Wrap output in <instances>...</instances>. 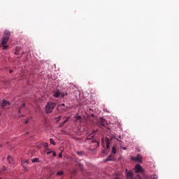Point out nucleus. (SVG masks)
I'll return each instance as SVG.
<instances>
[{
    "label": "nucleus",
    "instance_id": "nucleus-1",
    "mask_svg": "<svg viewBox=\"0 0 179 179\" xmlns=\"http://www.w3.org/2000/svg\"><path fill=\"white\" fill-rule=\"evenodd\" d=\"M9 37H10V32L8 30H6L4 31V36L1 41V45L3 50H6V48H8V45H6V43L9 41Z\"/></svg>",
    "mask_w": 179,
    "mask_h": 179
},
{
    "label": "nucleus",
    "instance_id": "nucleus-2",
    "mask_svg": "<svg viewBox=\"0 0 179 179\" xmlns=\"http://www.w3.org/2000/svg\"><path fill=\"white\" fill-rule=\"evenodd\" d=\"M57 107V103L52 102H48L45 106L46 114H50L52 111H54V108Z\"/></svg>",
    "mask_w": 179,
    "mask_h": 179
},
{
    "label": "nucleus",
    "instance_id": "nucleus-3",
    "mask_svg": "<svg viewBox=\"0 0 179 179\" xmlns=\"http://www.w3.org/2000/svg\"><path fill=\"white\" fill-rule=\"evenodd\" d=\"M115 136L113 135H107L106 137V148L110 149V144L113 141H115Z\"/></svg>",
    "mask_w": 179,
    "mask_h": 179
},
{
    "label": "nucleus",
    "instance_id": "nucleus-4",
    "mask_svg": "<svg viewBox=\"0 0 179 179\" xmlns=\"http://www.w3.org/2000/svg\"><path fill=\"white\" fill-rule=\"evenodd\" d=\"M126 177L125 179H138L139 176H136V178L134 176V173L131 171H128V169H126Z\"/></svg>",
    "mask_w": 179,
    "mask_h": 179
},
{
    "label": "nucleus",
    "instance_id": "nucleus-5",
    "mask_svg": "<svg viewBox=\"0 0 179 179\" xmlns=\"http://www.w3.org/2000/svg\"><path fill=\"white\" fill-rule=\"evenodd\" d=\"M0 106L1 108H9V106H10V102L6 100H3L1 103H0Z\"/></svg>",
    "mask_w": 179,
    "mask_h": 179
},
{
    "label": "nucleus",
    "instance_id": "nucleus-6",
    "mask_svg": "<svg viewBox=\"0 0 179 179\" xmlns=\"http://www.w3.org/2000/svg\"><path fill=\"white\" fill-rule=\"evenodd\" d=\"M131 160H133L134 162H137L138 163H142V156L138 154L136 157H131Z\"/></svg>",
    "mask_w": 179,
    "mask_h": 179
},
{
    "label": "nucleus",
    "instance_id": "nucleus-7",
    "mask_svg": "<svg viewBox=\"0 0 179 179\" xmlns=\"http://www.w3.org/2000/svg\"><path fill=\"white\" fill-rule=\"evenodd\" d=\"M135 170L136 173H143L145 171L143 168L138 164H136Z\"/></svg>",
    "mask_w": 179,
    "mask_h": 179
},
{
    "label": "nucleus",
    "instance_id": "nucleus-8",
    "mask_svg": "<svg viewBox=\"0 0 179 179\" xmlns=\"http://www.w3.org/2000/svg\"><path fill=\"white\" fill-rule=\"evenodd\" d=\"M113 160H114V155H110L108 156V158H106V159H105V162H111V161H113Z\"/></svg>",
    "mask_w": 179,
    "mask_h": 179
},
{
    "label": "nucleus",
    "instance_id": "nucleus-9",
    "mask_svg": "<svg viewBox=\"0 0 179 179\" xmlns=\"http://www.w3.org/2000/svg\"><path fill=\"white\" fill-rule=\"evenodd\" d=\"M25 107H26V104L25 103H22V105L18 109V113L20 114V113H22V111H23L24 110Z\"/></svg>",
    "mask_w": 179,
    "mask_h": 179
},
{
    "label": "nucleus",
    "instance_id": "nucleus-10",
    "mask_svg": "<svg viewBox=\"0 0 179 179\" xmlns=\"http://www.w3.org/2000/svg\"><path fill=\"white\" fill-rule=\"evenodd\" d=\"M92 143H94V146L95 147V149H96L97 148H99V142H97V141H96V140H92Z\"/></svg>",
    "mask_w": 179,
    "mask_h": 179
},
{
    "label": "nucleus",
    "instance_id": "nucleus-11",
    "mask_svg": "<svg viewBox=\"0 0 179 179\" xmlns=\"http://www.w3.org/2000/svg\"><path fill=\"white\" fill-rule=\"evenodd\" d=\"M93 138H94V134L92 133L86 137V139L87 141H90V139H93Z\"/></svg>",
    "mask_w": 179,
    "mask_h": 179
},
{
    "label": "nucleus",
    "instance_id": "nucleus-12",
    "mask_svg": "<svg viewBox=\"0 0 179 179\" xmlns=\"http://www.w3.org/2000/svg\"><path fill=\"white\" fill-rule=\"evenodd\" d=\"M7 160L8 162V163H10V164H13L14 161H13V158L10 156H8L7 158Z\"/></svg>",
    "mask_w": 179,
    "mask_h": 179
},
{
    "label": "nucleus",
    "instance_id": "nucleus-13",
    "mask_svg": "<svg viewBox=\"0 0 179 179\" xmlns=\"http://www.w3.org/2000/svg\"><path fill=\"white\" fill-rule=\"evenodd\" d=\"M106 120L103 119V117L101 118V124L102 127H106Z\"/></svg>",
    "mask_w": 179,
    "mask_h": 179
},
{
    "label": "nucleus",
    "instance_id": "nucleus-14",
    "mask_svg": "<svg viewBox=\"0 0 179 179\" xmlns=\"http://www.w3.org/2000/svg\"><path fill=\"white\" fill-rule=\"evenodd\" d=\"M54 97L58 98L59 96H61V92L59 91H57L53 94Z\"/></svg>",
    "mask_w": 179,
    "mask_h": 179
},
{
    "label": "nucleus",
    "instance_id": "nucleus-15",
    "mask_svg": "<svg viewBox=\"0 0 179 179\" xmlns=\"http://www.w3.org/2000/svg\"><path fill=\"white\" fill-rule=\"evenodd\" d=\"M64 174H65V173H64V171H60L57 173L56 176H59V177H61L64 176Z\"/></svg>",
    "mask_w": 179,
    "mask_h": 179
},
{
    "label": "nucleus",
    "instance_id": "nucleus-16",
    "mask_svg": "<svg viewBox=\"0 0 179 179\" xmlns=\"http://www.w3.org/2000/svg\"><path fill=\"white\" fill-rule=\"evenodd\" d=\"M76 173H78V169H73L71 171V173L72 174V176H75V174H76Z\"/></svg>",
    "mask_w": 179,
    "mask_h": 179
},
{
    "label": "nucleus",
    "instance_id": "nucleus-17",
    "mask_svg": "<svg viewBox=\"0 0 179 179\" xmlns=\"http://www.w3.org/2000/svg\"><path fill=\"white\" fill-rule=\"evenodd\" d=\"M112 153H113V155H115V153H117V148H115V146L113 147Z\"/></svg>",
    "mask_w": 179,
    "mask_h": 179
},
{
    "label": "nucleus",
    "instance_id": "nucleus-18",
    "mask_svg": "<svg viewBox=\"0 0 179 179\" xmlns=\"http://www.w3.org/2000/svg\"><path fill=\"white\" fill-rule=\"evenodd\" d=\"M26 164H29V160L22 161V165L26 166Z\"/></svg>",
    "mask_w": 179,
    "mask_h": 179
},
{
    "label": "nucleus",
    "instance_id": "nucleus-19",
    "mask_svg": "<svg viewBox=\"0 0 179 179\" xmlns=\"http://www.w3.org/2000/svg\"><path fill=\"white\" fill-rule=\"evenodd\" d=\"M32 163H37L38 162V158H34L31 159Z\"/></svg>",
    "mask_w": 179,
    "mask_h": 179
},
{
    "label": "nucleus",
    "instance_id": "nucleus-20",
    "mask_svg": "<svg viewBox=\"0 0 179 179\" xmlns=\"http://www.w3.org/2000/svg\"><path fill=\"white\" fill-rule=\"evenodd\" d=\"M50 143L51 145H55V141H54V139H52V138H50Z\"/></svg>",
    "mask_w": 179,
    "mask_h": 179
},
{
    "label": "nucleus",
    "instance_id": "nucleus-21",
    "mask_svg": "<svg viewBox=\"0 0 179 179\" xmlns=\"http://www.w3.org/2000/svg\"><path fill=\"white\" fill-rule=\"evenodd\" d=\"M77 165H78L79 168L80 169V170L83 169V164H82L81 163L78 162L77 164Z\"/></svg>",
    "mask_w": 179,
    "mask_h": 179
},
{
    "label": "nucleus",
    "instance_id": "nucleus-22",
    "mask_svg": "<svg viewBox=\"0 0 179 179\" xmlns=\"http://www.w3.org/2000/svg\"><path fill=\"white\" fill-rule=\"evenodd\" d=\"M43 146H44L45 148H47L46 150H48V143H43Z\"/></svg>",
    "mask_w": 179,
    "mask_h": 179
},
{
    "label": "nucleus",
    "instance_id": "nucleus-23",
    "mask_svg": "<svg viewBox=\"0 0 179 179\" xmlns=\"http://www.w3.org/2000/svg\"><path fill=\"white\" fill-rule=\"evenodd\" d=\"M77 155H78V156H82V155H83V151H78Z\"/></svg>",
    "mask_w": 179,
    "mask_h": 179
},
{
    "label": "nucleus",
    "instance_id": "nucleus-24",
    "mask_svg": "<svg viewBox=\"0 0 179 179\" xmlns=\"http://www.w3.org/2000/svg\"><path fill=\"white\" fill-rule=\"evenodd\" d=\"M19 50H20V48H16V52H15V55H17V54H19Z\"/></svg>",
    "mask_w": 179,
    "mask_h": 179
},
{
    "label": "nucleus",
    "instance_id": "nucleus-25",
    "mask_svg": "<svg viewBox=\"0 0 179 179\" xmlns=\"http://www.w3.org/2000/svg\"><path fill=\"white\" fill-rule=\"evenodd\" d=\"M152 179H157V175H152L151 176Z\"/></svg>",
    "mask_w": 179,
    "mask_h": 179
},
{
    "label": "nucleus",
    "instance_id": "nucleus-26",
    "mask_svg": "<svg viewBox=\"0 0 179 179\" xmlns=\"http://www.w3.org/2000/svg\"><path fill=\"white\" fill-rule=\"evenodd\" d=\"M76 118L78 121H80V120H82V117H80V116H77V117H76Z\"/></svg>",
    "mask_w": 179,
    "mask_h": 179
},
{
    "label": "nucleus",
    "instance_id": "nucleus-27",
    "mask_svg": "<svg viewBox=\"0 0 179 179\" xmlns=\"http://www.w3.org/2000/svg\"><path fill=\"white\" fill-rule=\"evenodd\" d=\"M61 106H62V107H65V103H62V105H58L57 109L59 108V107H61Z\"/></svg>",
    "mask_w": 179,
    "mask_h": 179
},
{
    "label": "nucleus",
    "instance_id": "nucleus-28",
    "mask_svg": "<svg viewBox=\"0 0 179 179\" xmlns=\"http://www.w3.org/2000/svg\"><path fill=\"white\" fill-rule=\"evenodd\" d=\"M69 121V117H66V120H64V122H68Z\"/></svg>",
    "mask_w": 179,
    "mask_h": 179
},
{
    "label": "nucleus",
    "instance_id": "nucleus-29",
    "mask_svg": "<svg viewBox=\"0 0 179 179\" xmlns=\"http://www.w3.org/2000/svg\"><path fill=\"white\" fill-rule=\"evenodd\" d=\"M102 146H104V138H101Z\"/></svg>",
    "mask_w": 179,
    "mask_h": 179
},
{
    "label": "nucleus",
    "instance_id": "nucleus-30",
    "mask_svg": "<svg viewBox=\"0 0 179 179\" xmlns=\"http://www.w3.org/2000/svg\"><path fill=\"white\" fill-rule=\"evenodd\" d=\"M66 94H67V93L62 94V97H65V96H66Z\"/></svg>",
    "mask_w": 179,
    "mask_h": 179
},
{
    "label": "nucleus",
    "instance_id": "nucleus-31",
    "mask_svg": "<svg viewBox=\"0 0 179 179\" xmlns=\"http://www.w3.org/2000/svg\"><path fill=\"white\" fill-rule=\"evenodd\" d=\"M52 153H53V154H52V156H54V157L57 156V153H55V152H53V151H52Z\"/></svg>",
    "mask_w": 179,
    "mask_h": 179
},
{
    "label": "nucleus",
    "instance_id": "nucleus-32",
    "mask_svg": "<svg viewBox=\"0 0 179 179\" xmlns=\"http://www.w3.org/2000/svg\"><path fill=\"white\" fill-rule=\"evenodd\" d=\"M122 149L123 150H127V147H122Z\"/></svg>",
    "mask_w": 179,
    "mask_h": 179
},
{
    "label": "nucleus",
    "instance_id": "nucleus-33",
    "mask_svg": "<svg viewBox=\"0 0 179 179\" xmlns=\"http://www.w3.org/2000/svg\"><path fill=\"white\" fill-rule=\"evenodd\" d=\"M59 157H62V152H60V153L59 154Z\"/></svg>",
    "mask_w": 179,
    "mask_h": 179
},
{
    "label": "nucleus",
    "instance_id": "nucleus-34",
    "mask_svg": "<svg viewBox=\"0 0 179 179\" xmlns=\"http://www.w3.org/2000/svg\"><path fill=\"white\" fill-rule=\"evenodd\" d=\"M51 153H52V151L48 152H47V155H51Z\"/></svg>",
    "mask_w": 179,
    "mask_h": 179
},
{
    "label": "nucleus",
    "instance_id": "nucleus-35",
    "mask_svg": "<svg viewBox=\"0 0 179 179\" xmlns=\"http://www.w3.org/2000/svg\"><path fill=\"white\" fill-rule=\"evenodd\" d=\"M66 122L64 121L62 123V127L65 125Z\"/></svg>",
    "mask_w": 179,
    "mask_h": 179
},
{
    "label": "nucleus",
    "instance_id": "nucleus-36",
    "mask_svg": "<svg viewBox=\"0 0 179 179\" xmlns=\"http://www.w3.org/2000/svg\"><path fill=\"white\" fill-rule=\"evenodd\" d=\"M25 124H29V119L25 121Z\"/></svg>",
    "mask_w": 179,
    "mask_h": 179
},
{
    "label": "nucleus",
    "instance_id": "nucleus-37",
    "mask_svg": "<svg viewBox=\"0 0 179 179\" xmlns=\"http://www.w3.org/2000/svg\"><path fill=\"white\" fill-rule=\"evenodd\" d=\"M58 121H59L61 120V116H59V117H57Z\"/></svg>",
    "mask_w": 179,
    "mask_h": 179
},
{
    "label": "nucleus",
    "instance_id": "nucleus-38",
    "mask_svg": "<svg viewBox=\"0 0 179 179\" xmlns=\"http://www.w3.org/2000/svg\"><path fill=\"white\" fill-rule=\"evenodd\" d=\"M12 72H13V70H10V73H12Z\"/></svg>",
    "mask_w": 179,
    "mask_h": 179
},
{
    "label": "nucleus",
    "instance_id": "nucleus-39",
    "mask_svg": "<svg viewBox=\"0 0 179 179\" xmlns=\"http://www.w3.org/2000/svg\"><path fill=\"white\" fill-rule=\"evenodd\" d=\"M64 110V111H66V109H63Z\"/></svg>",
    "mask_w": 179,
    "mask_h": 179
},
{
    "label": "nucleus",
    "instance_id": "nucleus-40",
    "mask_svg": "<svg viewBox=\"0 0 179 179\" xmlns=\"http://www.w3.org/2000/svg\"><path fill=\"white\" fill-rule=\"evenodd\" d=\"M120 139H121V136H119Z\"/></svg>",
    "mask_w": 179,
    "mask_h": 179
},
{
    "label": "nucleus",
    "instance_id": "nucleus-41",
    "mask_svg": "<svg viewBox=\"0 0 179 179\" xmlns=\"http://www.w3.org/2000/svg\"><path fill=\"white\" fill-rule=\"evenodd\" d=\"M0 179H1V178H0Z\"/></svg>",
    "mask_w": 179,
    "mask_h": 179
}]
</instances>
